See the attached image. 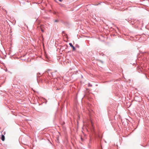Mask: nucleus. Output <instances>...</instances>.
Segmentation results:
<instances>
[{"label": "nucleus", "instance_id": "f257e3e1", "mask_svg": "<svg viewBox=\"0 0 149 149\" xmlns=\"http://www.w3.org/2000/svg\"><path fill=\"white\" fill-rule=\"evenodd\" d=\"M70 47H72L73 51H75L76 49L75 47L72 45L71 43H69V44Z\"/></svg>", "mask_w": 149, "mask_h": 149}, {"label": "nucleus", "instance_id": "f03ea898", "mask_svg": "<svg viewBox=\"0 0 149 149\" xmlns=\"http://www.w3.org/2000/svg\"><path fill=\"white\" fill-rule=\"evenodd\" d=\"M91 126L92 127L91 128V131H93L94 130V126H93V124L92 122H91Z\"/></svg>", "mask_w": 149, "mask_h": 149}, {"label": "nucleus", "instance_id": "7ed1b4c3", "mask_svg": "<svg viewBox=\"0 0 149 149\" xmlns=\"http://www.w3.org/2000/svg\"><path fill=\"white\" fill-rule=\"evenodd\" d=\"M1 140L2 141H4L5 139V136L3 135H1Z\"/></svg>", "mask_w": 149, "mask_h": 149}, {"label": "nucleus", "instance_id": "20e7f679", "mask_svg": "<svg viewBox=\"0 0 149 149\" xmlns=\"http://www.w3.org/2000/svg\"><path fill=\"white\" fill-rule=\"evenodd\" d=\"M90 141H91V139H90L89 140V143H88V147L89 148H90L91 146V145L90 144Z\"/></svg>", "mask_w": 149, "mask_h": 149}, {"label": "nucleus", "instance_id": "39448f33", "mask_svg": "<svg viewBox=\"0 0 149 149\" xmlns=\"http://www.w3.org/2000/svg\"><path fill=\"white\" fill-rule=\"evenodd\" d=\"M92 85H91V84L90 83H89L88 84V86H90V87H92Z\"/></svg>", "mask_w": 149, "mask_h": 149}, {"label": "nucleus", "instance_id": "423d86ee", "mask_svg": "<svg viewBox=\"0 0 149 149\" xmlns=\"http://www.w3.org/2000/svg\"><path fill=\"white\" fill-rule=\"evenodd\" d=\"M56 141H57L58 143L59 142V140L58 137L57 138Z\"/></svg>", "mask_w": 149, "mask_h": 149}, {"label": "nucleus", "instance_id": "0eeeda50", "mask_svg": "<svg viewBox=\"0 0 149 149\" xmlns=\"http://www.w3.org/2000/svg\"><path fill=\"white\" fill-rule=\"evenodd\" d=\"M54 22H58V20H57V19H56V20H55Z\"/></svg>", "mask_w": 149, "mask_h": 149}, {"label": "nucleus", "instance_id": "6e6552de", "mask_svg": "<svg viewBox=\"0 0 149 149\" xmlns=\"http://www.w3.org/2000/svg\"><path fill=\"white\" fill-rule=\"evenodd\" d=\"M41 31L42 32H44V30L42 29H41Z\"/></svg>", "mask_w": 149, "mask_h": 149}, {"label": "nucleus", "instance_id": "1a4fd4ad", "mask_svg": "<svg viewBox=\"0 0 149 149\" xmlns=\"http://www.w3.org/2000/svg\"><path fill=\"white\" fill-rule=\"evenodd\" d=\"M60 2H62L63 1V0H58Z\"/></svg>", "mask_w": 149, "mask_h": 149}, {"label": "nucleus", "instance_id": "9d476101", "mask_svg": "<svg viewBox=\"0 0 149 149\" xmlns=\"http://www.w3.org/2000/svg\"><path fill=\"white\" fill-rule=\"evenodd\" d=\"M52 77H53V74L52 73Z\"/></svg>", "mask_w": 149, "mask_h": 149}, {"label": "nucleus", "instance_id": "9b49d317", "mask_svg": "<svg viewBox=\"0 0 149 149\" xmlns=\"http://www.w3.org/2000/svg\"><path fill=\"white\" fill-rule=\"evenodd\" d=\"M64 31H63V32H62V33H64Z\"/></svg>", "mask_w": 149, "mask_h": 149}]
</instances>
